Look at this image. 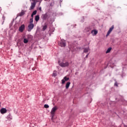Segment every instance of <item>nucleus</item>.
I'll return each instance as SVG.
<instances>
[{"label": "nucleus", "mask_w": 127, "mask_h": 127, "mask_svg": "<svg viewBox=\"0 0 127 127\" xmlns=\"http://www.w3.org/2000/svg\"><path fill=\"white\" fill-rule=\"evenodd\" d=\"M58 109V108H57V106H55L54 108H52L51 114L52 115V119H54V117L55 116V112L57 111Z\"/></svg>", "instance_id": "f257e3e1"}, {"label": "nucleus", "mask_w": 127, "mask_h": 127, "mask_svg": "<svg viewBox=\"0 0 127 127\" xmlns=\"http://www.w3.org/2000/svg\"><path fill=\"white\" fill-rule=\"evenodd\" d=\"M58 63L60 66H61V67H68V66H69V62H66L65 63H63V62L60 63V62L59 61Z\"/></svg>", "instance_id": "f03ea898"}, {"label": "nucleus", "mask_w": 127, "mask_h": 127, "mask_svg": "<svg viewBox=\"0 0 127 127\" xmlns=\"http://www.w3.org/2000/svg\"><path fill=\"white\" fill-rule=\"evenodd\" d=\"M59 44L61 47H65V46H66V41L64 40H61Z\"/></svg>", "instance_id": "7ed1b4c3"}, {"label": "nucleus", "mask_w": 127, "mask_h": 127, "mask_svg": "<svg viewBox=\"0 0 127 127\" xmlns=\"http://www.w3.org/2000/svg\"><path fill=\"white\" fill-rule=\"evenodd\" d=\"M114 28H115V27L114 25H112V27L110 28L109 31L107 32V34H106V37H108V36H109L110 34H111V32L113 31V30H114Z\"/></svg>", "instance_id": "20e7f679"}, {"label": "nucleus", "mask_w": 127, "mask_h": 127, "mask_svg": "<svg viewBox=\"0 0 127 127\" xmlns=\"http://www.w3.org/2000/svg\"><path fill=\"white\" fill-rule=\"evenodd\" d=\"M34 27V24L33 23H31L28 25V31H31L32 29H33V28Z\"/></svg>", "instance_id": "39448f33"}, {"label": "nucleus", "mask_w": 127, "mask_h": 127, "mask_svg": "<svg viewBox=\"0 0 127 127\" xmlns=\"http://www.w3.org/2000/svg\"><path fill=\"white\" fill-rule=\"evenodd\" d=\"M35 5H36V2L31 3L30 10L33 9L35 7Z\"/></svg>", "instance_id": "423d86ee"}, {"label": "nucleus", "mask_w": 127, "mask_h": 127, "mask_svg": "<svg viewBox=\"0 0 127 127\" xmlns=\"http://www.w3.org/2000/svg\"><path fill=\"white\" fill-rule=\"evenodd\" d=\"M25 28V26H24V24L21 25V26L19 28V31L22 32L23 30H24Z\"/></svg>", "instance_id": "0eeeda50"}, {"label": "nucleus", "mask_w": 127, "mask_h": 127, "mask_svg": "<svg viewBox=\"0 0 127 127\" xmlns=\"http://www.w3.org/2000/svg\"><path fill=\"white\" fill-rule=\"evenodd\" d=\"M69 77H67V76H64V79L62 80V84H65V82L66 81H68Z\"/></svg>", "instance_id": "6e6552de"}, {"label": "nucleus", "mask_w": 127, "mask_h": 127, "mask_svg": "<svg viewBox=\"0 0 127 127\" xmlns=\"http://www.w3.org/2000/svg\"><path fill=\"white\" fill-rule=\"evenodd\" d=\"M6 112H7V110H6V109H5V108H2L0 110V113L2 114H5V113H6Z\"/></svg>", "instance_id": "1a4fd4ad"}, {"label": "nucleus", "mask_w": 127, "mask_h": 127, "mask_svg": "<svg viewBox=\"0 0 127 127\" xmlns=\"http://www.w3.org/2000/svg\"><path fill=\"white\" fill-rule=\"evenodd\" d=\"M91 34L93 36H95V35H97V34H98V31L97 30H92Z\"/></svg>", "instance_id": "9d476101"}, {"label": "nucleus", "mask_w": 127, "mask_h": 127, "mask_svg": "<svg viewBox=\"0 0 127 127\" xmlns=\"http://www.w3.org/2000/svg\"><path fill=\"white\" fill-rule=\"evenodd\" d=\"M42 17H43V19L44 20H46V18H47V17H48V15L47 14V13L44 14L42 15Z\"/></svg>", "instance_id": "9b49d317"}, {"label": "nucleus", "mask_w": 127, "mask_h": 127, "mask_svg": "<svg viewBox=\"0 0 127 127\" xmlns=\"http://www.w3.org/2000/svg\"><path fill=\"white\" fill-rule=\"evenodd\" d=\"M71 84V82H67L65 85V88L66 89H68L69 87H70V85Z\"/></svg>", "instance_id": "f8f14e48"}, {"label": "nucleus", "mask_w": 127, "mask_h": 127, "mask_svg": "<svg viewBox=\"0 0 127 127\" xmlns=\"http://www.w3.org/2000/svg\"><path fill=\"white\" fill-rule=\"evenodd\" d=\"M89 48H84L83 52L84 53H88V52H89Z\"/></svg>", "instance_id": "ddd939ff"}, {"label": "nucleus", "mask_w": 127, "mask_h": 127, "mask_svg": "<svg viewBox=\"0 0 127 127\" xmlns=\"http://www.w3.org/2000/svg\"><path fill=\"white\" fill-rule=\"evenodd\" d=\"M7 119L8 120H12V116H11V115L9 114L7 117Z\"/></svg>", "instance_id": "4468645a"}, {"label": "nucleus", "mask_w": 127, "mask_h": 127, "mask_svg": "<svg viewBox=\"0 0 127 127\" xmlns=\"http://www.w3.org/2000/svg\"><path fill=\"white\" fill-rule=\"evenodd\" d=\"M39 15H36V16H35V20L37 21H37H38V20H39Z\"/></svg>", "instance_id": "2eb2a0df"}, {"label": "nucleus", "mask_w": 127, "mask_h": 127, "mask_svg": "<svg viewBox=\"0 0 127 127\" xmlns=\"http://www.w3.org/2000/svg\"><path fill=\"white\" fill-rule=\"evenodd\" d=\"M19 16H22V15H24V11L22 10L21 12L19 13Z\"/></svg>", "instance_id": "dca6fc26"}, {"label": "nucleus", "mask_w": 127, "mask_h": 127, "mask_svg": "<svg viewBox=\"0 0 127 127\" xmlns=\"http://www.w3.org/2000/svg\"><path fill=\"white\" fill-rule=\"evenodd\" d=\"M52 76H54V77H56V76H57V72L56 71H54L53 73Z\"/></svg>", "instance_id": "f3484780"}, {"label": "nucleus", "mask_w": 127, "mask_h": 127, "mask_svg": "<svg viewBox=\"0 0 127 127\" xmlns=\"http://www.w3.org/2000/svg\"><path fill=\"white\" fill-rule=\"evenodd\" d=\"M47 29V24H46V25H45L43 26V31H45V30H46Z\"/></svg>", "instance_id": "a211bd4d"}, {"label": "nucleus", "mask_w": 127, "mask_h": 127, "mask_svg": "<svg viewBox=\"0 0 127 127\" xmlns=\"http://www.w3.org/2000/svg\"><path fill=\"white\" fill-rule=\"evenodd\" d=\"M111 50H112V48H109L107 49L106 53H110L111 52Z\"/></svg>", "instance_id": "6ab92c4d"}, {"label": "nucleus", "mask_w": 127, "mask_h": 127, "mask_svg": "<svg viewBox=\"0 0 127 127\" xmlns=\"http://www.w3.org/2000/svg\"><path fill=\"white\" fill-rule=\"evenodd\" d=\"M23 42H24V43H25V44L28 43V40H27L26 39H24Z\"/></svg>", "instance_id": "aec40b11"}, {"label": "nucleus", "mask_w": 127, "mask_h": 127, "mask_svg": "<svg viewBox=\"0 0 127 127\" xmlns=\"http://www.w3.org/2000/svg\"><path fill=\"white\" fill-rule=\"evenodd\" d=\"M44 108H45V109H48V108H49V105H48L47 104H45Z\"/></svg>", "instance_id": "412c9836"}, {"label": "nucleus", "mask_w": 127, "mask_h": 127, "mask_svg": "<svg viewBox=\"0 0 127 127\" xmlns=\"http://www.w3.org/2000/svg\"><path fill=\"white\" fill-rule=\"evenodd\" d=\"M33 23V18H31L30 19V24Z\"/></svg>", "instance_id": "4be33fe9"}, {"label": "nucleus", "mask_w": 127, "mask_h": 127, "mask_svg": "<svg viewBox=\"0 0 127 127\" xmlns=\"http://www.w3.org/2000/svg\"><path fill=\"white\" fill-rule=\"evenodd\" d=\"M37 13V11L35 10L32 12V14H33L34 15H35V14H36V13Z\"/></svg>", "instance_id": "5701e85b"}, {"label": "nucleus", "mask_w": 127, "mask_h": 127, "mask_svg": "<svg viewBox=\"0 0 127 127\" xmlns=\"http://www.w3.org/2000/svg\"><path fill=\"white\" fill-rule=\"evenodd\" d=\"M114 85L115 86H116V87H118V82H115Z\"/></svg>", "instance_id": "b1692460"}, {"label": "nucleus", "mask_w": 127, "mask_h": 127, "mask_svg": "<svg viewBox=\"0 0 127 127\" xmlns=\"http://www.w3.org/2000/svg\"><path fill=\"white\" fill-rule=\"evenodd\" d=\"M88 56H89V54H88L86 56L85 58H88Z\"/></svg>", "instance_id": "393cba45"}, {"label": "nucleus", "mask_w": 127, "mask_h": 127, "mask_svg": "<svg viewBox=\"0 0 127 127\" xmlns=\"http://www.w3.org/2000/svg\"><path fill=\"white\" fill-rule=\"evenodd\" d=\"M33 15H34L33 14H31V17H32V18H33Z\"/></svg>", "instance_id": "a878e982"}, {"label": "nucleus", "mask_w": 127, "mask_h": 127, "mask_svg": "<svg viewBox=\"0 0 127 127\" xmlns=\"http://www.w3.org/2000/svg\"><path fill=\"white\" fill-rule=\"evenodd\" d=\"M39 10H40V11H41V7H40L39 8Z\"/></svg>", "instance_id": "bb28decb"}, {"label": "nucleus", "mask_w": 127, "mask_h": 127, "mask_svg": "<svg viewBox=\"0 0 127 127\" xmlns=\"http://www.w3.org/2000/svg\"><path fill=\"white\" fill-rule=\"evenodd\" d=\"M3 19H5V17L3 16Z\"/></svg>", "instance_id": "cd10ccee"}]
</instances>
